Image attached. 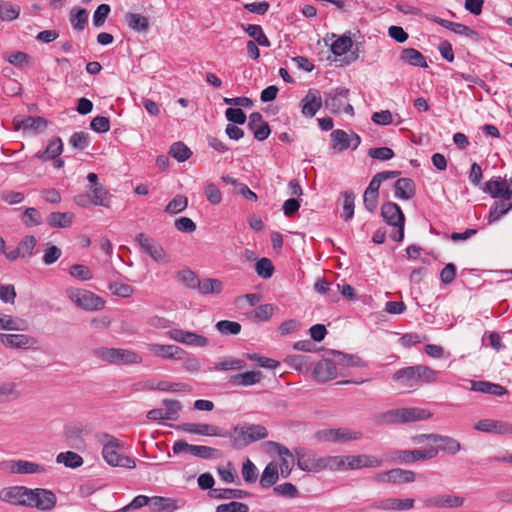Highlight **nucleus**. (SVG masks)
I'll return each instance as SVG.
<instances>
[{
	"mask_svg": "<svg viewBox=\"0 0 512 512\" xmlns=\"http://www.w3.org/2000/svg\"><path fill=\"white\" fill-rule=\"evenodd\" d=\"M393 380L408 387L418 384L434 383L438 380V371L426 365L408 366L397 370L393 374Z\"/></svg>",
	"mask_w": 512,
	"mask_h": 512,
	"instance_id": "1",
	"label": "nucleus"
},
{
	"mask_svg": "<svg viewBox=\"0 0 512 512\" xmlns=\"http://www.w3.org/2000/svg\"><path fill=\"white\" fill-rule=\"evenodd\" d=\"M267 436L268 431L263 425L244 423L233 427L231 432L228 431L227 437L230 438L232 447L239 450Z\"/></svg>",
	"mask_w": 512,
	"mask_h": 512,
	"instance_id": "2",
	"label": "nucleus"
},
{
	"mask_svg": "<svg viewBox=\"0 0 512 512\" xmlns=\"http://www.w3.org/2000/svg\"><path fill=\"white\" fill-rule=\"evenodd\" d=\"M105 438L107 441L103 445L102 456L106 463L112 467L134 469L136 463L134 459L124 454L123 443L111 435H106Z\"/></svg>",
	"mask_w": 512,
	"mask_h": 512,
	"instance_id": "3",
	"label": "nucleus"
},
{
	"mask_svg": "<svg viewBox=\"0 0 512 512\" xmlns=\"http://www.w3.org/2000/svg\"><path fill=\"white\" fill-rule=\"evenodd\" d=\"M93 354L97 358L115 365L141 364L143 361L138 352L130 349L100 347L95 349Z\"/></svg>",
	"mask_w": 512,
	"mask_h": 512,
	"instance_id": "4",
	"label": "nucleus"
},
{
	"mask_svg": "<svg viewBox=\"0 0 512 512\" xmlns=\"http://www.w3.org/2000/svg\"><path fill=\"white\" fill-rule=\"evenodd\" d=\"M431 417L430 411L416 407L393 409L379 415L380 421L385 424H404Z\"/></svg>",
	"mask_w": 512,
	"mask_h": 512,
	"instance_id": "5",
	"label": "nucleus"
},
{
	"mask_svg": "<svg viewBox=\"0 0 512 512\" xmlns=\"http://www.w3.org/2000/svg\"><path fill=\"white\" fill-rule=\"evenodd\" d=\"M381 216L388 225L397 228V230L391 234V238L397 242L402 241L404 238L405 216L399 205L394 202L383 203L381 206Z\"/></svg>",
	"mask_w": 512,
	"mask_h": 512,
	"instance_id": "6",
	"label": "nucleus"
},
{
	"mask_svg": "<svg viewBox=\"0 0 512 512\" xmlns=\"http://www.w3.org/2000/svg\"><path fill=\"white\" fill-rule=\"evenodd\" d=\"M69 299L79 308L87 311H98L104 308L105 301L91 291L70 288L67 290Z\"/></svg>",
	"mask_w": 512,
	"mask_h": 512,
	"instance_id": "7",
	"label": "nucleus"
},
{
	"mask_svg": "<svg viewBox=\"0 0 512 512\" xmlns=\"http://www.w3.org/2000/svg\"><path fill=\"white\" fill-rule=\"evenodd\" d=\"M349 89L337 87L327 93L324 105L332 113L345 112L349 115L354 114V108L349 104Z\"/></svg>",
	"mask_w": 512,
	"mask_h": 512,
	"instance_id": "8",
	"label": "nucleus"
},
{
	"mask_svg": "<svg viewBox=\"0 0 512 512\" xmlns=\"http://www.w3.org/2000/svg\"><path fill=\"white\" fill-rule=\"evenodd\" d=\"M315 437L318 440L325 442L345 443L359 440L363 437V434L360 431H355L348 428H338L317 431Z\"/></svg>",
	"mask_w": 512,
	"mask_h": 512,
	"instance_id": "9",
	"label": "nucleus"
},
{
	"mask_svg": "<svg viewBox=\"0 0 512 512\" xmlns=\"http://www.w3.org/2000/svg\"><path fill=\"white\" fill-rule=\"evenodd\" d=\"M32 489L25 486H11L0 490V500L11 505L29 507Z\"/></svg>",
	"mask_w": 512,
	"mask_h": 512,
	"instance_id": "10",
	"label": "nucleus"
},
{
	"mask_svg": "<svg viewBox=\"0 0 512 512\" xmlns=\"http://www.w3.org/2000/svg\"><path fill=\"white\" fill-rule=\"evenodd\" d=\"M438 455V449L395 450L391 459L398 463H413L433 459Z\"/></svg>",
	"mask_w": 512,
	"mask_h": 512,
	"instance_id": "11",
	"label": "nucleus"
},
{
	"mask_svg": "<svg viewBox=\"0 0 512 512\" xmlns=\"http://www.w3.org/2000/svg\"><path fill=\"white\" fill-rule=\"evenodd\" d=\"M136 241L141 249L147 253L155 262L166 264L169 262V256L163 247L154 239L148 237L144 233H139L136 236Z\"/></svg>",
	"mask_w": 512,
	"mask_h": 512,
	"instance_id": "12",
	"label": "nucleus"
},
{
	"mask_svg": "<svg viewBox=\"0 0 512 512\" xmlns=\"http://www.w3.org/2000/svg\"><path fill=\"white\" fill-rule=\"evenodd\" d=\"M167 335L170 339L187 346L206 347L209 345V339L207 337L179 328L170 329Z\"/></svg>",
	"mask_w": 512,
	"mask_h": 512,
	"instance_id": "13",
	"label": "nucleus"
},
{
	"mask_svg": "<svg viewBox=\"0 0 512 512\" xmlns=\"http://www.w3.org/2000/svg\"><path fill=\"white\" fill-rule=\"evenodd\" d=\"M296 456V464L302 471L318 473L323 471L322 457H315L304 447H296L294 449Z\"/></svg>",
	"mask_w": 512,
	"mask_h": 512,
	"instance_id": "14",
	"label": "nucleus"
},
{
	"mask_svg": "<svg viewBox=\"0 0 512 512\" xmlns=\"http://www.w3.org/2000/svg\"><path fill=\"white\" fill-rule=\"evenodd\" d=\"M414 480L415 473L413 471L401 468H394L385 472H380L374 476V481L377 483L403 484L411 483Z\"/></svg>",
	"mask_w": 512,
	"mask_h": 512,
	"instance_id": "15",
	"label": "nucleus"
},
{
	"mask_svg": "<svg viewBox=\"0 0 512 512\" xmlns=\"http://www.w3.org/2000/svg\"><path fill=\"white\" fill-rule=\"evenodd\" d=\"M32 496H30L29 507L37 508L41 511H50L52 510L57 503L56 495L48 489L43 488H35L32 489Z\"/></svg>",
	"mask_w": 512,
	"mask_h": 512,
	"instance_id": "16",
	"label": "nucleus"
},
{
	"mask_svg": "<svg viewBox=\"0 0 512 512\" xmlns=\"http://www.w3.org/2000/svg\"><path fill=\"white\" fill-rule=\"evenodd\" d=\"M178 430H181L186 433L196 434V435H204V436H217V437H227L228 431L220 429L218 426L211 424H201V423H182L177 426Z\"/></svg>",
	"mask_w": 512,
	"mask_h": 512,
	"instance_id": "17",
	"label": "nucleus"
},
{
	"mask_svg": "<svg viewBox=\"0 0 512 512\" xmlns=\"http://www.w3.org/2000/svg\"><path fill=\"white\" fill-rule=\"evenodd\" d=\"M268 446H270L280 457V474L283 478H288L292 472L294 461H295V453H292L286 446L281 443L269 441L267 442Z\"/></svg>",
	"mask_w": 512,
	"mask_h": 512,
	"instance_id": "18",
	"label": "nucleus"
},
{
	"mask_svg": "<svg viewBox=\"0 0 512 512\" xmlns=\"http://www.w3.org/2000/svg\"><path fill=\"white\" fill-rule=\"evenodd\" d=\"M484 192L492 198L511 200L512 199V179L509 181L500 178L491 179L485 184Z\"/></svg>",
	"mask_w": 512,
	"mask_h": 512,
	"instance_id": "19",
	"label": "nucleus"
},
{
	"mask_svg": "<svg viewBox=\"0 0 512 512\" xmlns=\"http://www.w3.org/2000/svg\"><path fill=\"white\" fill-rule=\"evenodd\" d=\"M415 501L412 498H385L374 501L371 508L384 511H407L414 507Z\"/></svg>",
	"mask_w": 512,
	"mask_h": 512,
	"instance_id": "20",
	"label": "nucleus"
},
{
	"mask_svg": "<svg viewBox=\"0 0 512 512\" xmlns=\"http://www.w3.org/2000/svg\"><path fill=\"white\" fill-rule=\"evenodd\" d=\"M465 499L458 495L438 494L427 498L424 506L427 508H458L464 505Z\"/></svg>",
	"mask_w": 512,
	"mask_h": 512,
	"instance_id": "21",
	"label": "nucleus"
},
{
	"mask_svg": "<svg viewBox=\"0 0 512 512\" xmlns=\"http://www.w3.org/2000/svg\"><path fill=\"white\" fill-rule=\"evenodd\" d=\"M148 351L163 359H183V355H187L186 351L181 347L173 344H157L150 343L147 345Z\"/></svg>",
	"mask_w": 512,
	"mask_h": 512,
	"instance_id": "22",
	"label": "nucleus"
},
{
	"mask_svg": "<svg viewBox=\"0 0 512 512\" xmlns=\"http://www.w3.org/2000/svg\"><path fill=\"white\" fill-rule=\"evenodd\" d=\"M322 105V97L316 89H310L300 102L301 112L308 118L314 117Z\"/></svg>",
	"mask_w": 512,
	"mask_h": 512,
	"instance_id": "23",
	"label": "nucleus"
},
{
	"mask_svg": "<svg viewBox=\"0 0 512 512\" xmlns=\"http://www.w3.org/2000/svg\"><path fill=\"white\" fill-rule=\"evenodd\" d=\"M248 128L253 132L255 139L264 141L270 135V127L268 123L263 121L260 112H253L249 116Z\"/></svg>",
	"mask_w": 512,
	"mask_h": 512,
	"instance_id": "24",
	"label": "nucleus"
},
{
	"mask_svg": "<svg viewBox=\"0 0 512 512\" xmlns=\"http://www.w3.org/2000/svg\"><path fill=\"white\" fill-rule=\"evenodd\" d=\"M8 468L14 474H41L47 470L44 465L26 460H11Z\"/></svg>",
	"mask_w": 512,
	"mask_h": 512,
	"instance_id": "25",
	"label": "nucleus"
},
{
	"mask_svg": "<svg viewBox=\"0 0 512 512\" xmlns=\"http://www.w3.org/2000/svg\"><path fill=\"white\" fill-rule=\"evenodd\" d=\"M314 377L320 382H327L337 377V368L334 359H324L318 362L313 371Z\"/></svg>",
	"mask_w": 512,
	"mask_h": 512,
	"instance_id": "26",
	"label": "nucleus"
},
{
	"mask_svg": "<svg viewBox=\"0 0 512 512\" xmlns=\"http://www.w3.org/2000/svg\"><path fill=\"white\" fill-rule=\"evenodd\" d=\"M474 429L486 433L511 434L512 424L492 419H483L475 424Z\"/></svg>",
	"mask_w": 512,
	"mask_h": 512,
	"instance_id": "27",
	"label": "nucleus"
},
{
	"mask_svg": "<svg viewBox=\"0 0 512 512\" xmlns=\"http://www.w3.org/2000/svg\"><path fill=\"white\" fill-rule=\"evenodd\" d=\"M1 343L13 349H28L31 347L35 340L25 334H0Z\"/></svg>",
	"mask_w": 512,
	"mask_h": 512,
	"instance_id": "28",
	"label": "nucleus"
},
{
	"mask_svg": "<svg viewBox=\"0 0 512 512\" xmlns=\"http://www.w3.org/2000/svg\"><path fill=\"white\" fill-rule=\"evenodd\" d=\"M15 129L33 130L35 133L44 131L48 125V122L43 117L27 116L24 119L14 118Z\"/></svg>",
	"mask_w": 512,
	"mask_h": 512,
	"instance_id": "29",
	"label": "nucleus"
},
{
	"mask_svg": "<svg viewBox=\"0 0 512 512\" xmlns=\"http://www.w3.org/2000/svg\"><path fill=\"white\" fill-rule=\"evenodd\" d=\"M261 371H248L234 374L229 377V383L236 387H248L259 383L262 380Z\"/></svg>",
	"mask_w": 512,
	"mask_h": 512,
	"instance_id": "30",
	"label": "nucleus"
},
{
	"mask_svg": "<svg viewBox=\"0 0 512 512\" xmlns=\"http://www.w3.org/2000/svg\"><path fill=\"white\" fill-rule=\"evenodd\" d=\"M433 443L440 442L441 445L437 447H430V449H438V453L443 451L445 453L455 455L461 450V443L450 436L437 434L436 436L431 437Z\"/></svg>",
	"mask_w": 512,
	"mask_h": 512,
	"instance_id": "31",
	"label": "nucleus"
},
{
	"mask_svg": "<svg viewBox=\"0 0 512 512\" xmlns=\"http://www.w3.org/2000/svg\"><path fill=\"white\" fill-rule=\"evenodd\" d=\"M179 508L178 501L173 498L162 496L150 497L149 509L151 512H174Z\"/></svg>",
	"mask_w": 512,
	"mask_h": 512,
	"instance_id": "32",
	"label": "nucleus"
},
{
	"mask_svg": "<svg viewBox=\"0 0 512 512\" xmlns=\"http://www.w3.org/2000/svg\"><path fill=\"white\" fill-rule=\"evenodd\" d=\"M395 197L401 200H409L415 196V183L410 178H399L394 184Z\"/></svg>",
	"mask_w": 512,
	"mask_h": 512,
	"instance_id": "33",
	"label": "nucleus"
},
{
	"mask_svg": "<svg viewBox=\"0 0 512 512\" xmlns=\"http://www.w3.org/2000/svg\"><path fill=\"white\" fill-rule=\"evenodd\" d=\"M471 390L494 396H504L508 393L504 386L488 381H472Z\"/></svg>",
	"mask_w": 512,
	"mask_h": 512,
	"instance_id": "34",
	"label": "nucleus"
},
{
	"mask_svg": "<svg viewBox=\"0 0 512 512\" xmlns=\"http://www.w3.org/2000/svg\"><path fill=\"white\" fill-rule=\"evenodd\" d=\"M399 59L409 65L421 68H427L428 64L425 57L421 52L414 48H403L401 50Z\"/></svg>",
	"mask_w": 512,
	"mask_h": 512,
	"instance_id": "35",
	"label": "nucleus"
},
{
	"mask_svg": "<svg viewBox=\"0 0 512 512\" xmlns=\"http://www.w3.org/2000/svg\"><path fill=\"white\" fill-rule=\"evenodd\" d=\"M63 152V142L61 138L56 137L52 139L46 149L44 151H39L35 154V157L42 160V161H48L51 159H56L59 157Z\"/></svg>",
	"mask_w": 512,
	"mask_h": 512,
	"instance_id": "36",
	"label": "nucleus"
},
{
	"mask_svg": "<svg viewBox=\"0 0 512 512\" xmlns=\"http://www.w3.org/2000/svg\"><path fill=\"white\" fill-rule=\"evenodd\" d=\"M74 214L71 212H52L46 218V222L51 227L67 228L73 223Z\"/></svg>",
	"mask_w": 512,
	"mask_h": 512,
	"instance_id": "37",
	"label": "nucleus"
},
{
	"mask_svg": "<svg viewBox=\"0 0 512 512\" xmlns=\"http://www.w3.org/2000/svg\"><path fill=\"white\" fill-rule=\"evenodd\" d=\"M246 367V362L242 359L226 356L220 358L214 365L215 371L242 370Z\"/></svg>",
	"mask_w": 512,
	"mask_h": 512,
	"instance_id": "38",
	"label": "nucleus"
},
{
	"mask_svg": "<svg viewBox=\"0 0 512 512\" xmlns=\"http://www.w3.org/2000/svg\"><path fill=\"white\" fill-rule=\"evenodd\" d=\"M511 209L512 202H510V200L499 199L498 201H495L489 212L488 223L491 224L495 221H498Z\"/></svg>",
	"mask_w": 512,
	"mask_h": 512,
	"instance_id": "39",
	"label": "nucleus"
},
{
	"mask_svg": "<svg viewBox=\"0 0 512 512\" xmlns=\"http://www.w3.org/2000/svg\"><path fill=\"white\" fill-rule=\"evenodd\" d=\"M209 496L215 499H243L250 496V493L241 489H212Z\"/></svg>",
	"mask_w": 512,
	"mask_h": 512,
	"instance_id": "40",
	"label": "nucleus"
},
{
	"mask_svg": "<svg viewBox=\"0 0 512 512\" xmlns=\"http://www.w3.org/2000/svg\"><path fill=\"white\" fill-rule=\"evenodd\" d=\"M333 359L336 363V365H343L347 367H363L365 366L364 361L353 354H345L340 351H332L331 352Z\"/></svg>",
	"mask_w": 512,
	"mask_h": 512,
	"instance_id": "41",
	"label": "nucleus"
},
{
	"mask_svg": "<svg viewBox=\"0 0 512 512\" xmlns=\"http://www.w3.org/2000/svg\"><path fill=\"white\" fill-rule=\"evenodd\" d=\"M0 329L1 330H13V331H25L27 329V322L18 317H12L10 315L0 314Z\"/></svg>",
	"mask_w": 512,
	"mask_h": 512,
	"instance_id": "42",
	"label": "nucleus"
},
{
	"mask_svg": "<svg viewBox=\"0 0 512 512\" xmlns=\"http://www.w3.org/2000/svg\"><path fill=\"white\" fill-rule=\"evenodd\" d=\"M128 26L136 32H145L149 28V20L147 17L138 14L128 12L125 15Z\"/></svg>",
	"mask_w": 512,
	"mask_h": 512,
	"instance_id": "43",
	"label": "nucleus"
},
{
	"mask_svg": "<svg viewBox=\"0 0 512 512\" xmlns=\"http://www.w3.org/2000/svg\"><path fill=\"white\" fill-rule=\"evenodd\" d=\"M197 289L203 295L220 294L223 289V283L215 278H204L202 280L199 279Z\"/></svg>",
	"mask_w": 512,
	"mask_h": 512,
	"instance_id": "44",
	"label": "nucleus"
},
{
	"mask_svg": "<svg viewBox=\"0 0 512 512\" xmlns=\"http://www.w3.org/2000/svg\"><path fill=\"white\" fill-rule=\"evenodd\" d=\"M279 478L278 466L274 462L266 465L260 478V485L263 488H269L274 485Z\"/></svg>",
	"mask_w": 512,
	"mask_h": 512,
	"instance_id": "45",
	"label": "nucleus"
},
{
	"mask_svg": "<svg viewBox=\"0 0 512 512\" xmlns=\"http://www.w3.org/2000/svg\"><path fill=\"white\" fill-rule=\"evenodd\" d=\"M245 32L254 39V42L263 47H270L271 43L264 34L260 25L249 24L244 27Z\"/></svg>",
	"mask_w": 512,
	"mask_h": 512,
	"instance_id": "46",
	"label": "nucleus"
},
{
	"mask_svg": "<svg viewBox=\"0 0 512 512\" xmlns=\"http://www.w3.org/2000/svg\"><path fill=\"white\" fill-rule=\"evenodd\" d=\"M91 192L93 205L103 206L106 208L110 207L111 196L102 185H96L95 187L91 188Z\"/></svg>",
	"mask_w": 512,
	"mask_h": 512,
	"instance_id": "47",
	"label": "nucleus"
},
{
	"mask_svg": "<svg viewBox=\"0 0 512 512\" xmlns=\"http://www.w3.org/2000/svg\"><path fill=\"white\" fill-rule=\"evenodd\" d=\"M56 462L69 468H78L83 464V458L72 451L61 452L56 457Z\"/></svg>",
	"mask_w": 512,
	"mask_h": 512,
	"instance_id": "48",
	"label": "nucleus"
},
{
	"mask_svg": "<svg viewBox=\"0 0 512 512\" xmlns=\"http://www.w3.org/2000/svg\"><path fill=\"white\" fill-rule=\"evenodd\" d=\"M169 155L175 158L178 162H184L191 157L192 151L182 141H178L170 146Z\"/></svg>",
	"mask_w": 512,
	"mask_h": 512,
	"instance_id": "49",
	"label": "nucleus"
},
{
	"mask_svg": "<svg viewBox=\"0 0 512 512\" xmlns=\"http://www.w3.org/2000/svg\"><path fill=\"white\" fill-rule=\"evenodd\" d=\"M88 21V13L83 8H73L70 12V22L77 31H82Z\"/></svg>",
	"mask_w": 512,
	"mask_h": 512,
	"instance_id": "50",
	"label": "nucleus"
},
{
	"mask_svg": "<svg viewBox=\"0 0 512 512\" xmlns=\"http://www.w3.org/2000/svg\"><path fill=\"white\" fill-rule=\"evenodd\" d=\"M343 196V214L342 217L345 221H349L354 216L355 208V195L352 191H344Z\"/></svg>",
	"mask_w": 512,
	"mask_h": 512,
	"instance_id": "51",
	"label": "nucleus"
},
{
	"mask_svg": "<svg viewBox=\"0 0 512 512\" xmlns=\"http://www.w3.org/2000/svg\"><path fill=\"white\" fill-rule=\"evenodd\" d=\"M215 328L220 334L228 336L239 334L242 326L240 323L235 321L221 320L216 323Z\"/></svg>",
	"mask_w": 512,
	"mask_h": 512,
	"instance_id": "52",
	"label": "nucleus"
},
{
	"mask_svg": "<svg viewBox=\"0 0 512 512\" xmlns=\"http://www.w3.org/2000/svg\"><path fill=\"white\" fill-rule=\"evenodd\" d=\"M331 138L333 141V148L338 151L346 150L350 147V137L349 135L341 129H336L331 133Z\"/></svg>",
	"mask_w": 512,
	"mask_h": 512,
	"instance_id": "53",
	"label": "nucleus"
},
{
	"mask_svg": "<svg viewBox=\"0 0 512 512\" xmlns=\"http://www.w3.org/2000/svg\"><path fill=\"white\" fill-rule=\"evenodd\" d=\"M353 46L349 36H340L331 44V51L336 56H341L348 52Z\"/></svg>",
	"mask_w": 512,
	"mask_h": 512,
	"instance_id": "54",
	"label": "nucleus"
},
{
	"mask_svg": "<svg viewBox=\"0 0 512 512\" xmlns=\"http://www.w3.org/2000/svg\"><path fill=\"white\" fill-rule=\"evenodd\" d=\"M188 206V199L186 196L176 195L166 206L165 212L169 214H178L184 211Z\"/></svg>",
	"mask_w": 512,
	"mask_h": 512,
	"instance_id": "55",
	"label": "nucleus"
},
{
	"mask_svg": "<svg viewBox=\"0 0 512 512\" xmlns=\"http://www.w3.org/2000/svg\"><path fill=\"white\" fill-rule=\"evenodd\" d=\"M345 456H327L322 457L321 466L323 470H346Z\"/></svg>",
	"mask_w": 512,
	"mask_h": 512,
	"instance_id": "56",
	"label": "nucleus"
},
{
	"mask_svg": "<svg viewBox=\"0 0 512 512\" xmlns=\"http://www.w3.org/2000/svg\"><path fill=\"white\" fill-rule=\"evenodd\" d=\"M20 8L12 5L10 2L0 3V19L3 21H11L19 17Z\"/></svg>",
	"mask_w": 512,
	"mask_h": 512,
	"instance_id": "57",
	"label": "nucleus"
},
{
	"mask_svg": "<svg viewBox=\"0 0 512 512\" xmlns=\"http://www.w3.org/2000/svg\"><path fill=\"white\" fill-rule=\"evenodd\" d=\"M255 270L259 277L268 279L271 278L274 273V266L270 259L261 258L256 263Z\"/></svg>",
	"mask_w": 512,
	"mask_h": 512,
	"instance_id": "58",
	"label": "nucleus"
},
{
	"mask_svg": "<svg viewBox=\"0 0 512 512\" xmlns=\"http://www.w3.org/2000/svg\"><path fill=\"white\" fill-rule=\"evenodd\" d=\"M274 310L275 308L272 304L259 305L252 312L251 318L256 321H267L272 317Z\"/></svg>",
	"mask_w": 512,
	"mask_h": 512,
	"instance_id": "59",
	"label": "nucleus"
},
{
	"mask_svg": "<svg viewBox=\"0 0 512 512\" xmlns=\"http://www.w3.org/2000/svg\"><path fill=\"white\" fill-rule=\"evenodd\" d=\"M178 280L187 288L195 289L199 284L198 276L192 270H182L177 273Z\"/></svg>",
	"mask_w": 512,
	"mask_h": 512,
	"instance_id": "60",
	"label": "nucleus"
},
{
	"mask_svg": "<svg viewBox=\"0 0 512 512\" xmlns=\"http://www.w3.org/2000/svg\"><path fill=\"white\" fill-rule=\"evenodd\" d=\"M36 246V238L33 235L25 236L18 244V249L22 258H30Z\"/></svg>",
	"mask_w": 512,
	"mask_h": 512,
	"instance_id": "61",
	"label": "nucleus"
},
{
	"mask_svg": "<svg viewBox=\"0 0 512 512\" xmlns=\"http://www.w3.org/2000/svg\"><path fill=\"white\" fill-rule=\"evenodd\" d=\"M22 221L27 227L38 226L42 223L41 214L36 208L29 207L24 211Z\"/></svg>",
	"mask_w": 512,
	"mask_h": 512,
	"instance_id": "62",
	"label": "nucleus"
},
{
	"mask_svg": "<svg viewBox=\"0 0 512 512\" xmlns=\"http://www.w3.org/2000/svg\"><path fill=\"white\" fill-rule=\"evenodd\" d=\"M193 456L202 459H214L220 456V452L216 448H212L205 445H195Z\"/></svg>",
	"mask_w": 512,
	"mask_h": 512,
	"instance_id": "63",
	"label": "nucleus"
},
{
	"mask_svg": "<svg viewBox=\"0 0 512 512\" xmlns=\"http://www.w3.org/2000/svg\"><path fill=\"white\" fill-rule=\"evenodd\" d=\"M216 512H249V507L245 503L232 501L227 504L218 505Z\"/></svg>",
	"mask_w": 512,
	"mask_h": 512,
	"instance_id": "64",
	"label": "nucleus"
}]
</instances>
